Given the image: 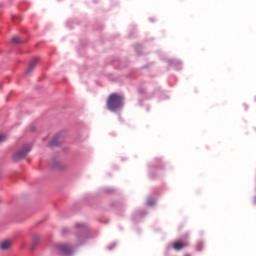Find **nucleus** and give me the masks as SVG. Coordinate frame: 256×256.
I'll list each match as a JSON object with an SVG mask.
<instances>
[{
  "instance_id": "f257e3e1",
  "label": "nucleus",
  "mask_w": 256,
  "mask_h": 256,
  "mask_svg": "<svg viewBox=\"0 0 256 256\" xmlns=\"http://www.w3.org/2000/svg\"><path fill=\"white\" fill-rule=\"evenodd\" d=\"M106 107L109 111L121 109L123 107V98L116 93L110 94L106 102Z\"/></svg>"
},
{
  "instance_id": "f03ea898",
  "label": "nucleus",
  "mask_w": 256,
  "mask_h": 256,
  "mask_svg": "<svg viewBox=\"0 0 256 256\" xmlns=\"http://www.w3.org/2000/svg\"><path fill=\"white\" fill-rule=\"evenodd\" d=\"M56 249L57 251H60V253H62V255L64 256L73 255V248L69 246V244H65V243L57 244Z\"/></svg>"
},
{
  "instance_id": "7ed1b4c3",
  "label": "nucleus",
  "mask_w": 256,
  "mask_h": 256,
  "mask_svg": "<svg viewBox=\"0 0 256 256\" xmlns=\"http://www.w3.org/2000/svg\"><path fill=\"white\" fill-rule=\"evenodd\" d=\"M29 151H31V146L29 145H25L23 146V148L16 152L14 154V161H19V159H25L27 153H29Z\"/></svg>"
},
{
  "instance_id": "20e7f679",
  "label": "nucleus",
  "mask_w": 256,
  "mask_h": 256,
  "mask_svg": "<svg viewBox=\"0 0 256 256\" xmlns=\"http://www.w3.org/2000/svg\"><path fill=\"white\" fill-rule=\"evenodd\" d=\"M11 247H13V241L11 240H3L0 242V249L2 251H9Z\"/></svg>"
},
{
  "instance_id": "39448f33",
  "label": "nucleus",
  "mask_w": 256,
  "mask_h": 256,
  "mask_svg": "<svg viewBox=\"0 0 256 256\" xmlns=\"http://www.w3.org/2000/svg\"><path fill=\"white\" fill-rule=\"evenodd\" d=\"M189 244H187V242H182V241H178V242H174L172 244L173 249H175V251H181V249H185V247H188Z\"/></svg>"
},
{
  "instance_id": "423d86ee",
  "label": "nucleus",
  "mask_w": 256,
  "mask_h": 256,
  "mask_svg": "<svg viewBox=\"0 0 256 256\" xmlns=\"http://www.w3.org/2000/svg\"><path fill=\"white\" fill-rule=\"evenodd\" d=\"M39 63V58H33L29 65H28V68L26 69V73H31V71L33 69H35V66Z\"/></svg>"
},
{
  "instance_id": "0eeeda50",
  "label": "nucleus",
  "mask_w": 256,
  "mask_h": 256,
  "mask_svg": "<svg viewBox=\"0 0 256 256\" xmlns=\"http://www.w3.org/2000/svg\"><path fill=\"white\" fill-rule=\"evenodd\" d=\"M12 43H15L16 45H21V43H25V41L21 40L19 36L12 37Z\"/></svg>"
},
{
  "instance_id": "6e6552de",
  "label": "nucleus",
  "mask_w": 256,
  "mask_h": 256,
  "mask_svg": "<svg viewBox=\"0 0 256 256\" xmlns=\"http://www.w3.org/2000/svg\"><path fill=\"white\" fill-rule=\"evenodd\" d=\"M6 139H7L6 135H3V134L0 135V143H3V141H6Z\"/></svg>"
},
{
  "instance_id": "1a4fd4ad",
  "label": "nucleus",
  "mask_w": 256,
  "mask_h": 256,
  "mask_svg": "<svg viewBox=\"0 0 256 256\" xmlns=\"http://www.w3.org/2000/svg\"><path fill=\"white\" fill-rule=\"evenodd\" d=\"M39 243V236H35L33 239V245H37Z\"/></svg>"
},
{
  "instance_id": "9d476101",
  "label": "nucleus",
  "mask_w": 256,
  "mask_h": 256,
  "mask_svg": "<svg viewBox=\"0 0 256 256\" xmlns=\"http://www.w3.org/2000/svg\"><path fill=\"white\" fill-rule=\"evenodd\" d=\"M51 145H57V143H55V142H51Z\"/></svg>"
},
{
  "instance_id": "9b49d317",
  "label": "nucleus",
  "mask_w": 256,
  "mask_h": 256,
  "mask_svg": "<svg viewBox=\"0 0 256 256\" xmlns=\"http://www.w3.org/2000/svg\"><path fill=\"white\" fill-rule=\"evenodd\" d=\"M149 203V205H153V202H148Z\"/></svg>"
},
{
  "instance_id": "f8f14e48",
  "label": "nucleus",
  "mask_w": 256,
  "mask_h": 256,
  "mask_svg": "<svg viewBox=\"0 0 256 256\" xmlns=\"http://www.w3.org/2000/svg\"><path fill=\"white\" fill-rule=\"evenodd\" d=\"M186 256H191V255L187 254Z\"/></svg>"
}]
</instances>
